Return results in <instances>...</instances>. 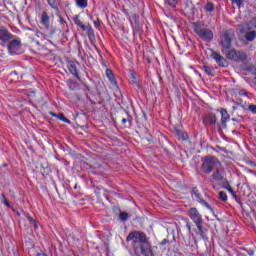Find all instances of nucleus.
<instances>
[{
    "label": "nucleus",
    "instance_id": "nucleus-42",
    "mask_svg": "<svg viewBox=\"0 0 256 256\" xmlns=\"http://www.w3.org/2000/svg\"><path fill=\"white\" fill-rule=\"evenodd\" d=\"M27 219H28V221H30L31 225H33V223L35 224V219H33V217L28 216Z\"/></svg>",
    "mask_w": 256,
    "mask_h": 256
},
{
    "label": "nucleus",
    "instance_id": "nucleus-23",
    "mask_svg": "<svg viewBox=\"0 0 256 256\" xmlns=\"http://www.w3.org/2000/svg\"><path fill=\"white\" fill-rule=\"evenodd\" d=\"M73 21L75 25L80 27V29H82L83 31L87 30V27L83 24V22H81V20H79V15L74 16Z\"/></svg>",
    "mask_w": 256,
    "mask_h": 256
},
{
    "label": "nucleus",
    "instance_id": "nucleus-35",
    "mask_svg": "<svg viewBox=\"0 0 256 256\" xmlns=\"http://www.w3.org/2000/svg\"><path fill=\"white\" fill-rule=\"evenodd\" d=\"M58 118H59L61 121H64V123H71V121H70L69 119H67V118L65 117V115H63L62 113H60V114L58 115Z\"/></svg>",
    "mask_w": 256,
    "mask_h": 256
},
{
    "label": "nucleus",
    "instance_id": "nucleus-44",
    "mask_svg": "<svg viewBox=\"0 0 256 256\" xmlns=\"http://www.w3.org/2000/svg\"><path fill=\"white\" fill-rule=\"evenodd\" d=\"M160 245H167V239L162 240V242L160 243Z\"/></svg>",
    "mask_w": 256,
    "mask_h": 256
},
{
    "label": "nucleus",
    "instance_id": "nucleus-16",
    "mask_svg": "<svg viewBox=\"0 0 256 256\" xmlns=\"http://www.w3.org/2000/svg\"><path fill=\"white\" fill-rule=\"evenodd\" d=\"M129 19L132 25V29L135 33H137V31H139V16L137 14H132V17Z\"/></svg>",
    "mask_w": 256,
    "mask_h": 256
},
{
    "label": "nucleus",
    "instance_id": "nucleus-15",
    "mask_svg": "<svg viewBox=\"0 0 256 256\" xmlns=\"http://www.w3.org/2000/svg\"><path fill=\"white\" fill-rule=\"evenodd\" d=\"M197 227V235H199L200 239H205L207 237V228L203 227V220L195 223Z\"/></svg>",
    "mask_w": 256,
    "mask_h": 256
},
{
    "label": "nucleus",
    "instance_id": "nucleus-17",
    "mask_svg": "<svg viewBox=\"0 0 256 256\" xmlns=\"http://www.w3.org/2000/svg\"><path fill=\"white\" fill-rule=\"evenodd\" d=\"M41 25L44 27V29H49L51 22H50V17L47 12H43L41 16Z\"/></svg>",
    "mask_w": 256,
    "mask_h": 256
},
{
    "label": "nucleus",
    "instance_id": "nucleus-47",
    "mask_svg": "<svg viewBox=\"0 0 256 256\" xmlns=\"http://www.w3.org/2000/svg\"><path fill=\"white\" fill-rule=\"evenodd\" d=\"M125 15H129V12L128 11H124Z\"/></svg>",
    "mask_w": 256,
    "mask_h": 256
},
{
    "label": "nucleus",
    "instance_id": "nucleus-3",
    "mask_svg": "<svg viewBox=\"0 0 256 256\" xmlns=\"http://www.w3.org/2000/svg\"><path fill=\"white\" fill-rule=\"evenodd\" d=\"M233 39H235V31L232 29L226 30L220 34V45L222 47V53H225V51H229L231 49Z\"/></svg>",
    "mask_w": 256,
    "mask_h": 256
},
{
    "label": "nucleus",
    "instance_id": "nucleus-26",
    "mask_svg": "<svg viewBox=\"0 0 256 256\" xmlns=\"http://www.w3.org/2000/svg\"><path fill=\"white\" fill-rule=\"evenodd\" d=\"M47 3L55 11H59V5L57 4V0H47Z\"/></svg>",
    "mask_w": 256,
    "mask_h": 256
},
{
    "label": "nucleus",
    "instance_id": "nucleus-4",
    "mask_svg": "<svg viewBox=\"0 0 256 256\" xmlns=\"http://www.w3.org/2000/svg\"><path fill=\"white\" fill-rule=\"evenodd\" d=\"M224 55L230 61H236V63H244V61H247V54L243 51L236 50L235 48H230V50H226L224 52Z\"/></svg>",
    "mask_w": 256,
    "mask_h": 256
},
{
    "label": "nucleus",
    "instance_id": "nucleus-19",
    "mask_svg": "<svg viewBox=\"0 0 256 256\" xmlns=\"http://www.w3.org/2000/svg\"><path fill=\"white\" fill-rule=\"evenodd\" d=\"M68 71L74 75V77H77L79 79V71L77 70V64L75 62H69L68 65Z\"/></svg>",
    "mask_w": 256,
    "mask_h": 256
},
{
    "label": "nucleus",
    "instance_id": "nucleus-31",
    "mask_svg": "<svg viewBox=\"0 0 256 256\" xmlns=\"http://www.w3.org/2000/svg\"><path fill=\"white\" fill-rule=\"evenodd\" d=\"M206 11L209 13H212V11H215V5L211 2H208L205 6Z\"/></svg>",
    "mask_w": 256,
    "mask_h": 256
},
{
    "label": "nucleus",
    "instance_id": "nucleus-43",
    "mask_svg": "<svg viewBox=\"0 0 256 256\" xmlns=\"http://www.w3.org/2000/svg\"><path fill=\"white\" fill-rule=\"evenodd\" d=\"M95 27L99 28L101 26V23L99 21L94 22Z\"/></svg>",
    "mask_w": 256,
    "mask_h": 256
},
{
    "label": "nucleus",
    "instance_id": "nucleus-21",
    "mask_svg": "<svg viewBox=\"0 0 256 256\" xmlns=\"http://www.w3.org/2000/svg\"><path fill=\"white\" fill-rule=\"evenodd\" d=\"M204 121H205V123H209V125H216L217 116H215V114H210L205 117Z\"/></svg>",
    "mask_w": 256,
    "mask_h": 256
},
{
    "label": "nucleus",
    "instance_id": "nucleus-2",
    "mask_svg": "<svg viewBox=\"0 0 256 256\" xmlns=\"http://www.w3.org/2000/svg\"><path fill=\"white\" fill-rule=\"evenodd\" d=\"M193 29L194 33H196L202 41H205L206 43L213 41V31L203 27V23L195 22Z\"/></svg>",
    "mask_w": 256,
    "mask_h": 256
},
{
    "label": "nucleus",
    "instance_id": "nucleus-30",
    "mask_svg": "<svg viewBox=\"0 0 256 256\" xmlns=\"http://www.w3.org/2000/svg\"><path fill=\"white\" fill-rule=\"evenodd\" d=\"M131 121H133V118L129 115H127L126 118H122V125L123 127H126L127 123L131 125Z\"/></svg>",
    "mask_w": 256,
    "mask_h": 256
},
{
    "label": "nucleus",
    "instance_id": "nucleus-14",
    "mask_svg": "<svg viewBox=\"0 0 256 256\" xmlns=\"http://www.w3.org/2000/svg\"><path fill=\"white\" fill-rule=\"evenodd\" d=\"M141 253L144 256H153V249H151V243L149 241L140 244Z\"/></svg>",
    "mask_w": 256,
    "mask_h": 256
},
{
    "label": "nucleus",
    "instance_id": "nucleus-32",
    "mask_svg": "<svg viewBox=\"0 0 256 256\" xmlns=\"http://www.w3.org/2000/svg\"><path fill=\"white\" fill-rule=\"evenodd\" d=\"M119 219L120 221H127L129 219V214H127L126 212H121L119 214Z\"/></svg>",
    "mask_w": 256,
    "mask_h": 256
},
{
    "label": "nucleus",
    "instance_id": "nucleus-24",
    "mask_svg": "<svg viewBox=\"0 0 256 256\" xmlns=\"http://www.w3.org/2000/svg\"><path fill=\"white\" fill-rule=\"evenodd\" d=\"M165 6L167 9H175L177 7V0H166Z\"/></svg>",
    "mask_w": 256,
    "mask_h": 256
},
{
    "label": "nucleus",
    "instance_id": "nucleus-9",
    "mask_svg": "<svg viewBox=\"0 0 256 256\" xmlns=\"http://www.w3.org/2000/svg\"><path fill=\"white\" fill-rule=\"evenodd\" d=\"M187 215L194 223H199L203 221V216H201V213H199V210H197V208H189Z\"/></svg>",
    "mask_w": 256,
    "mask_h": 256
},
{
    "label": "nucleus",
    "instance_id": "nucleus-1",
    "mask_svg": "<svg viewBox=\"0 0 256 256\" xmlns=\"http://www.w3.org/2000/svg\"><path fill=\"white\" fill-rule=\"evenodd\" d=\"M219 165H221V162H219L217 157L206 156L202 162L201 171L204 172L205 175H210Z\"/></svg>",
    "mask_w": 256,
    "mask_h": 256
},
{
    "label": "nucleus",
    "instance_id": "nucleus-8",
    "mask_svg": "<svg viewBox=\"0 0 256 256\" xmlns=\"http://www.w3.org/2000/svg\"><path fill=\"white\" fill-rule=\"evenodd\" d=\"M192 195H194V199L197 201V203H200L203 205V207H206V209H209V211H213V208L209 203H207L205 200H203V196L201 195V192L197 188L192 189Z\"/></svg>",
    "mask_w": 256,
    "mask_h": 256
},
{
    "label": "nucleus",
    "instance_id": "nucleus-18",
    "mask_svg": "<svg viewBox=\"0 0 256 256\" xmlns=\"http://www.w3.org/2000/svg\"><path fill=\"white\" fill-rule=\"evenodd\" d=\"M221 127L222 129H225L227 127V121H229V113H227V110L222 109L221 110Z\"/></svg>",
    "mask_w": 256,
    "mask_h": 256
},
{
    "label": "nucleus",
    "instance_id": "nucleus-6",
    "mask_svg": "<svg viewBox=\"0 0 256 256\" xmlns=\"http://www.w3.org/2000/svg\"><path fill=\"white\" fill-rule=\"evenodd\" d=\"M210 181H217L218 183L226 181L225 179V169L219 165L215 171L210 176Z\"/></svg>",
    "mask_w": 256,
    "mask_h": 256
},
{
    "label": "nucleus",
    "instance_id": "nucleus-45",
    "mask_svg": "<svg viewBox=\"0 0 256 256\" xmlns=\"http://www.w3.org/2000/svg\"><path fill=\"white\" fill-rule=\"evenodd\" d=\"M186 227H187L188 231H191V224H187Z\"/></svg>",
    "mask_w": 256,
    "mask_h": 256
},
{
    "label": "nucleus",
    "instance_id": "nucleus-20",
    "mask_svg": "<svg viewBox=\"0 0 256 256\" xmlns=\"http://www.w3.org/2000/svg\"><path fill=\"white\" fill-rule=\"evenodd\" d=\"M174 133L181 141H187V139L189 138L187 133L183 132V130L175 129Z\"/></svg>",
    "mask_w": 256,
    "mask_h": 256
},
{
    "label": "nucleus",
    "instance_id": "nucleus-28",
    "mask_svg": "<svg viewBox=\"0 0 256 256\" xmlns=\"http://www.w3.org/2000/svg\"><path fill=\"white\" fill-rule=\"evenodd\" d=\"M75 3L80 9H86L87 7V0H75Z\"/></svg>",
    "mask_w": 256,
    "mask_h": 256
},
{
    "label": "nucleus",
    "instance_id": "nucleus-7",
    "mask_svg": "<svg viewBox=\"0 0 256 256\" xmlns=\"http://www.w3.org/2000/svg\"><path fill=\"white\" fill-rule=\"evenodd\" d=\"M242 30H240L241 33H245V39L246 41H255L256 39V31L252 30L249 24H244L241 26Z\"/></svg>",
    "mask_w": 256,
    "mask_h": 256
},
{
    "label": "nucleus",
    "instance_id": "nucleus-41",
    "mask_svg": "<svg viewBox=\"0 0 256 256\" xmlns=\"http://www.w3.org/2000/svg\"><path fill=\"white\" fill-rule=\"evenodd\" d=\"M250 25H252V27H255V28H256V18H253V19L250 21Z\"/></svg>",
    "mask_w": 256,
    "mask_h": 256
},
{
    "label": "nucleus",
    "instance_id": "nucleus-40",
    "mask_svg": "<svg viewBox=\"0 0 256 256\" xmlns=\"http://www.w3.org/2000/svg\"><path fill=\"white\" fill-rule=\"evenodd\" d=\"M238 95L247 96V91H246V90H240V91L238 92Z\"/></svg>",
    "mask_w": 256,
    "mask_h": 256
},
{
    "label": "nucleus",
    "instance_id": "nucleus-13",
    "mask_svg": "<svg viewBox=\"0 0 256 256\" xmlns=\"http://www.w3.org/2000/svg\"><path fill=\"white\" fill-rule=\"evenodd\" d=\"M13 39V34L10 33L5 27L0 28V41L2 43H9Z\"/></svg>",
    "mask_w": 256,
    "mask_h": 256
},
{
    "label": "nucleus",
    "instance_id": "nucleus-25",
    "mask_svg": "<svg viewBox=\"0 0 256 256\" xmlns=\"http://www.w3.org/2000/svg\"><path fill=\"white\" fill-rule=\"evenodd\" d=\"M236 105H239L240 109H242L243 113H245V111H248L250 104L243 102V100H239Z\"/></svg>",
    "mask_w": 256,
    "mask_h": 256
},
{
    "label": "nucleus",
    "instance_id": "nucleus-37",
    "mask_svg": "<svg viewBox=\"0 0 256 256\" xmlns=\"http://www.w3.org/2000/svg\"><path fill=\"white\" fill-rule=\"evenodd\" d=\"M232 3L238 7H241V5H243V0H232Z\"/></svg>",
    "mask_w": 256,
    "mask_h": 256
},
{
    "label": "nucleus",
    "instance_id": "nucleus-33",
    "mask_svg": "<svg viewBox=\"0 0 256 256\" xmlns=\"http://www.w3.org/2000/svg\"><path fill=\"white\" fill-rule=\"evenodd\" d=\"M1 203H3V205H6V207H11L9 200L5 198V194H1Z\"/></svg>",
    "mask_w": 256,
    "mask_h": 256
},
{
    "label": "nucleus",
    "instance_id": "nucleus-10",
    "mask_svg": "<svg viewBox=\"0 0 256 256\" xmlns=\"http://www.w3.org/2000/svg\"><path fill=\"white\" fill-rule=\"evenodd\" d=\"M21 49V42L19 40H12L8 43V51L10 55H17Z\"/></svg>",
    "mask_w": 256,
    "mask_h": 256
},
{
    "label": "nucleus",
    "instance_id": "nucleus-5",
    "mask_svg": "<svg viewBox=\"0 0 256 256\" xmlns=\"http://www.w3.org/2000/svg\"><path fill=\"white\" fill-rule=\"evenodd\" d=\"M126 241H133V243H140V245H143V243L147 242V235L141 231H133L129 233Z\"/></svg>",
    "mask_w": 256,
    "mask_h": 256
},
{
    "label": "nucleus",
    "instance_id": "nucleus-11",
    "mask_svg": "<svg viewBox=\"0 0 256 256\" xmlns=\"http://www.w3.org/2000/svg\"><path fill=\"white\" fill-rule=\"evenodd\" d=\"M232 115L237 118H233L232 121H243V116L245 115V112H243V109L239 104H236L232 107Z\"/></svg>",
    "mask_w": 256,
    "mask_h": 256
},
{
    "label": "nucleus",
    "instance_id": "nucleus-38",
    "mask_svg": "<svg viewBox=\"0 0 256 256\" xmlns=\"http://www.w3.org/2000/svg\"><path fill=\"white\" fill-rule=\"evenodd\" d=\"M130 83H132L133 85H137V78H135V75L131 76Z\"/></svg>",
    "mask_w": 256,
    "mask_h": 256
},
{
    "label": "nucleus",
    "instance_id": "nucleus-46",
    "mask_svg": "<svg viewBox=\"0 0 256 256\" xmlns=\"http://www.w3.org/2000/svg\"><path fill=\"white\" fill-rule=\"evenodd\" d=\"M36 229H38V226H37V221H35V223L32 224Z\"/></svg>",
    "mask_w": 256,
    "mask_h": 256
},
{
    "label": "nucleus",
    "instance_id": "nucleus-48",
    "mask_svg": "<svg viewBox=\"0 0 256 256\" xmlns=\"http://www.w3.org/2000/svg\"><path fill=\"white\" fill-rule=\"evenodd\" d=\"M60 22H61V23H64L63 18H61V17H60Z\"/></svg>",
    "mask_w": 256,
    "mask_h": 256
},
{
    "label": "nucleus",
    "instance_id": "nucleus-39",
    "mask_svg": "<svg viewBox=\"0 0 256 256\" xmlns=\"http://www.w3.org/2000/svg\"><path fill=\"white\" fill-rule=\"evenodd\" d=\"M228 191L231 193V195H233L235 199H237V195L235 194V191H233V188L229 187Z\"/></svg>",
    "mask_w": 256,
    "mask_h": 256
},
{
    "label": "nucleus",
    "instance_id": "nucleus-12",
    "mask_svg": "<svg viewBox=\"0 0 256 256\" xmlns=\"http://www.w3.org/2000/svg\"><path fill=\"white\" fill-rule=\"evenodd\" d=\"M211 57H212V59H214V61H216L217 65H219V67H227V60L225 59V57L221 56V54H219V52L212 50Z\"/></svg>",
    "mask_w": 256,
    "mask_h": 256
},
{
    "label": "nucleus",
    "instance_id": "nucleus-29",
    "mask_svg": "<svg viewBox=\"0 0 256 256\" xmlns=\"http://www.w3.org/2000/svg\"><path fill=\"white\" fill-rule=\"evenodd\" d=\"M202 71L206 73V75H212L213 76V67L204 65L202 66Z\"/></svg>",
    "mask_w": 256,
    "mask_h": 256
},
{
    "label": "nucleus",
    "instance_id": "nucleus-22",
    "mask_svg": "<svg viewBox=\"0 0 256 256\" xmlns=\"http://www.w3.org/2000/svg\"><path fill=\"white\" fill-rule=\"evenodd\" d=\"M106 76L112 85H117V80L115 79V75H113V71L111 69H106Z\"/></svg>",
    "mask_w": 256,
    "mask_h": 256
},
{
    "label": "nucleus",
    "instance_id": "nucleus-27",
    "mask_svg": "<svg viewBox=\"0 0 256 256\" xmlns=\"http://www.w3.org/2000/svg\"><path fill=\"white\" fill-rule=\"evenodd\" d=\"M241 255H244V256H253L255 255V251H253L252 249H248L247 248H241Z\"/></svg>",
    "mask_w": 256,
    "mask_h": 256
},
{
    "label": "nucleus",
    "instance_id": "nucleus-36",
    "mask_svg": "<svg viewBox=\"0 0 256 256\" xmlns=\"http://www.w3.org/2000/svg\"><path fill=\"white\" fill-rule=\"evenodd\" d=\"M248 111H250V113L256 114V105L255 104H250L248 106Z\"/></svg>",
    "mask_w": 256,
    "mask_h": 256
},
{
    "label": "nucleus",
    "instance_id": "nucleus-34",
    "mask_svg": "<svg viewBox=\"0 0 256 256\" xmlns=\"http://www.w3.org/2000/svg\"><path fill=\"white\" fill-rule=\"evenodd\" d=\"M220 201H227V193L220 191L218 193Z\"/></svg>",
    "mask_w": 256,
    "mask_h": 256
}]
</instances>
